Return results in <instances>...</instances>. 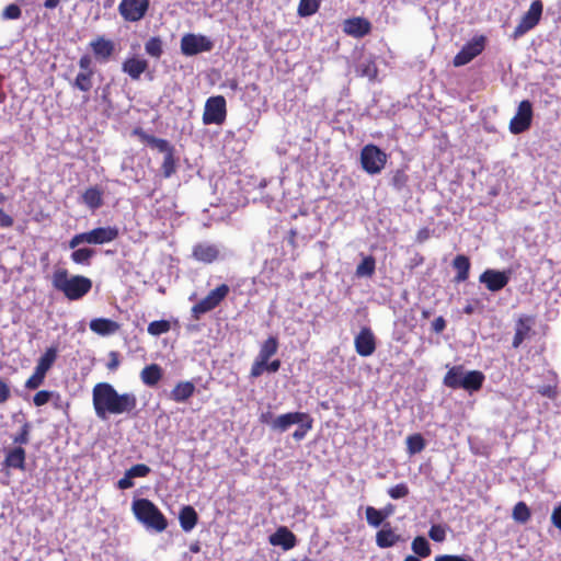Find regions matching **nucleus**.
Listing matches in <instances>:
<instances>
[{"label": "nucleus", "instance_id": "7ed1b4c3", "mask_svg": "<svg viewBox=\"0 0 561 561\" xmlns=\"http://www.w3.org/2000/svg\"><path fill=\"white\" fill-rule=\"evenodd\" d=\"M484 375L480 370L465 371L462 365L450 367L444 376L443 383L450 389H463L468 392H474L482 388Z\"/></svg>", "mask_w": 561, "mask_h": 561}, {"label": "nucleus", "instance_id": "6ab92c4d", "mask_svg": "<svg viewBox=\"0 0 561 561\" xmlns=\"http://www.w3.org/2000/svg\"><path fill=\"white\" fill-rule=\"evenodd\" d=\"M279 341L277 336H268L260 345L259 354L255 357L252 366H255V369L261 368V365H264L266 360L271 359V357H273L277 353Z\"/></svg>", "mask_w": 561, "mask_h": 561}, {"label": "nucleus", "instance_id": "4468645a", "mask_svg": "<svg viewBox=\"0 0 561 561\" xmlns=\"http://www.w3.org/2000/svg\"><path fill=\"white\" fill-rule=\"evenodd\" d=\"M89 48L96 62L106 64L115 53V43L103 35H99L89 43Z\"/></svg>", "mask_w": 561, "mask_h": 561}, {"label": "nucleus", "instance_id": "603ef678", "mask_svg": "<svg viewBox=\"0 0 561 561\" xmlns=\"http://www.w3.org/2000/svg\"><path fill=\"white\" fill-rule=\"evenodd\" d=\"M149 146L158 149L160 152H163L164 154L175 152L174 147L167 139L153 137Z\"/></svg>", "mask_w": 561, "mask_h": 561}, {"label": "nucleus", "instance_id": "680f3d73", "mask_svg": "<svg viewBox=\"0 0 561 561\" xmlns=\"http://www.w3.org/2000/svg\"><path fill=\"white\" fill-rule=\"evenodd\" d=\"M14 224V219L0 207V228L8 229Z\"/></svg>", "mask_w": 561, "mask_h": 561}, {"label": "nucleus", "instance_id": "864d4df0", "mask_svg": "<svg viewBox=\"0 0 561 561\" xmlns=\"http://www.w3.org/2000/svg\"><path fill=\"white\" fill-rule=\"evenodd\" d=\"M126 471L128 472V476L134 479L147 477L150 473L151 469L145 463H137Z\"/></svg>", "mask_w": 561, "mask_h": 561}, {"label": "nucleus", "instance_id": "473e14b6", "mask_svg": "<svg viewBox=\"0 0 561 561\" xmlns=\"http://www.w3.org/2000/svg\"><path fill=\"white\" fill-rule=\"evenodd\" d=\"M93 76L94 71H79L75 80L71 82V87L87 93L93 87Z\"/></svg>", "mask_w": 561, "mask_h": 561}, {"label": "nucleus", "instance_id": "c9c22d12", "mask_svg": "<svg viewBox=\"0 0 561 561\" xmlns=\"http://www.w3.org/2000/svg\"><path fill=\"white\" fill-rule=\"evenodd\" d=\"M145 51L152 58L159 59L163 54V42L159 36H152L145 43Z\"/></svg>", "mask_w": 561, "mask_h": 561}, {"label": "nucleus", "instance_id": "e2e57ef3", "mask_svg": "<svg viewBox=\"0 0 561 561\" xmlns=\"http://www.w3.org/2000/svg\"><path fill=\"white\" fill-rule=\"evenodd\" d=\"M11 397V391L8 383L0 378V403H4Z\"/></svg>", "mask_w": 561, "mask_h": 561}, {"label": "nucleus", "instance_id": "c85d7f7f", "mask_svg": "<svg viewBox=\"0 0 561 561\" xmlns=\"http://www.w3.org/2000/svg\"><path fill=\"white\" fill-rule=\"evenodd\" d=\"M162 368L158 364L147 365L140 373L141 381L148 387H154L162 378Z\"/></svg>", "mask_w": 561, "mask_h": 561}, {"label": "nucleus", "instance_id": "f704fd0d", "mask_svg": "<svg viewBox=\"0 0 561 561\" xmlns=\"http://www.w3.org/2000/svg\"><path fill=\"white\" fill-rule=\"evenodd\" d=\"M405 443H407V451L411 456L420 454L421 451L424 450V448L426 446V442H425L424 437L419 433L409 435L407 437Z\"/></svg>", "mask_w": 561, "mask_h": 561}, {"label": "nucleus", "instance_id": "0e129e2a", "mask_svg": "<svg viewBox=\"0 0 561 561\" xmlns=\"http://www.w3.org/2000/svg\"><path fill=\"white\" fill-rule=\"evenodd\" d=\"M131 134L137 136L141 141L146 144H150L151 139L154 137L152 135H148L141 127H136L133 129Z\"/></svg>", "mask_w": 561, "mask_h": 561}, {"label": "nucleus", "instance_id": "c756f323", "mask_svg": "<svg viewBox=\"0 0 561 561\" xmlns=\"http://www.w3.org/2000/svg\"><path fill=\"white\" fill-rule=\"evenodd\" d=\"M470 260L463 254L457 255L453 261V267L457 271L455 280L461 283L468 279L470 272Z\"/></svg>", "mask_w": 561, "mask_h": 561}, {"label": "nucleus", "instance_id": "bb28decb", "mask_svg": "<svg viewBox=\"0 0 561 561\" xmlns=\"http://www.w3.org/2000/svg\"><path fill=\"white\" fill-rule=\"evenodd\" d=\"M179 522L185 533L191 531L198 523L197 512L191 505L183 506L179 513Z\"/></svg>", "mask_w": 561, "mask_h": 561}, {"label": "nucleus", "instance_id": "ea45409f", "mask_svg": "<svg viewBox=\"0 0 561 561\" xmlns=\"http://www.w3.org/2000/svg\"><path fill=\"white\" fill-rule=\"evenodd\" d=\"M409 175L407 174L404 169H397L392 172L390 179V185L398 192H401L403 188L408 187Z\"/></svg>", "mask_w": 561, "mask_h": 561}, {"label": "nucleus", "instance_id": "052dcab7", "mask_svg": "<svg viewBox=\"0 0 561 561\" xmlns=\"http://www.w3.org/2000/svg\"><path fill=\"white\" fill-rule=\"evenodd\" d=\"M550 519L551 524L561 533V504L553 508Z\"/></svg>", "mask_w": 561, "mask_h": 561}, {"label": "nucleus", "instance_id": "09e8293b", "mask_svg": "<svg viewBox=\"0 0 561 561\" xmlns=\"http://www.w3.org/2000/svg\"><path fill=\"white\" fill-rule=\"evenodd\" d=\"M299 427L293 433V438L297 442L304 439L307 433L312 428L313 419L308 414V419L298 423Z\"/></svg>", "mask_w": 561, "mask_h": 561}, {"label": "nucleus", "instance_id": "2f4dec72", "mask_svg": "<svg viewBox=\"0 0 561 561\" xmlns=\"http://www.w3.org/2000/svg\"><path fill=\"white\" fill-rule=\"evenodd\" d=\"M58 356L57 346H50L46 348L44 354L38 358L37 364L35 366L36 369L47 374L53 365L55 364Z\"/></svg>", "mask_w": 561, "mask_h": 561}, {"label": "nucleus", "instance_id": "9d476101", "mask_svg": "<svg viewBox=\"0 0 561 561\" xmlns=\"http://www.w3.org/2000/svg\"><path fill=\"white\" fill-rule=\"evenodd\" d=\"M485 42L486 37L484 35L474 36L456 54L453 59V65L455 67H461L469 64L484 50Z\"/></svg>", "mask_w": 561, "mask_h": 561}, {"label": "nucleus", "instance_id": "774afa93", "mask_svg": "<svg viewBox=\"0 0 561 561\" xmlns=\"http://www.w3.org/2000/svg\"><path fill=\"white\" fill-rule=\"evenodd\" d=\"M540 394L545 396V397H548V398H553L556 396V391L553 388L551 387H543L541 389H539L538 391Z\"/></svg>", "mask_w": 561, "mask_h": 561}, {"label": "nucleus", "instance_id": "37998d69", "mask_svg": "<svg viewBox=\"0 0 561 561\" xmlns=\"http://www.w3.org/2000/svg\"><path fill=\"white\" fill-rule=\"evenodd\" d=\"M53 399H56L58 401H61V396L59 392L56 391H49V390H39L35 393L33 397V403L35 407H43Z\"/></svg>", "mask_w": 561, "mask_h": 561}, {"label": "nucleus", "instance_id": "a18cd8bd", "mask_svg": "<svg viewBox=\"0 0 561 561\" xmlns=\"http://www.w3.org/2000/svg\"><path fill=\"white\" fill-rule=\"evenodd\" d=\"M171 324L168 320H157L149 323L147 331L150 335L159 336L169 332Z\"/></svg>", "mask_w": 561, "mask_h": 561}, {"label": "nucleus", "instance_id": "1a4fd4ad", "mask_svg": "<svg viewBox=\"0 0 561 561\" xmlns=\"http://www.w3.org/2000/svg\"><path fill=\"white\" fill-rule=\"evenodd\" d=\"M214 43L202 34L187 33L181 38V51L185 56H195L201 53L210 51Z\"/></svg>", "mask_w": 561, "mask_h": 561}, {"label": "nucleus", "instance_id": "de8ad7c7", "mask_svg": "<svg viewBox=\"0 0 561 561\" xmlns=\"http://www.w3.org/2000/svg\"><path fill=\"white\" fill-rule=\"evenodd\" d=\"M365 513L367 523L373 527L380 526L385 520L382 512H380V510L375 508L374 506H367Z\"/></svg>", "mask_w": 561, "mask_h": 561}, {"label": "nucleus", "instance_id": "393cba45", "mask_svg": "<svg viewBox=\"0 0 561 561\" xmlns=\"http://www.w3.org/2000/svg\"><path fill=\"white\" fill-rule=\"evenodd\" d=\"M534 319L528 316L520 317L515 324V335L513 337V347L517 348L525 341L531 331Z\"/></svg>", "mask_w": 561, "mask_h": 561}, {"label": "nucleus", "instance_id": "338daca9", "mask_svg": "<svg viewBox=\"0 0 561 561\" xmlns=\"http://www.w3.org/2000/svg\"><path fill=\"white\" fill-rule=\"evenodd\" d=\"M446 329V320L443 317H437L432 322V330L435 333H442Z\"/></svg>", "mask_w": 561, "mask_h": 561}, {"label": "nucleus", "instance_id": "aec40b11", "mask_svg": "<svg viewBox=\"0 0 561 561\" xmlns=\"http://www.w3.org/2000/svg\"><path fill=\"white\" fill-rule=\"evenodd\" d=\"M26 451L22 446H15L5 451L3 468L25 470Z\"/></svg>", "mask_w": 561, "mask_h": 561}, {"label": "nucleus", "instance_id": "dca6fc26", "mask_svg": "<svg viewBox=\"0 0 561 561\" xmlns=\"http://www.w3.org/2000/svg\"><path fill=\"white\" fill-rule=\"evenodd\" d=\"M149 70V61L140 56L127 57L122 64V71L133 81H138L141 75Z\"/></svg>", "mask_w": 561, "mask_h": 561}, {"label": "nucleus", "instance_id": "69168bd1", "mask_svg": "<svg viewBox=\"0 0 561 561\" xmlns=\"http://www.w3.org/2000/svg\"><path fill=\"white\" fill-rule=\"evenodd\" d=\"M134 486L133 478L128 476V472L126 471L124 477L118 480L117 488L121 490L130 489Z\"/></svg>", "mask_w": 561, "mask_h": 561}, {"label": "nucleus", "instance_id": "9b49d317", "mask_svg": "<svg viewBox=\"0 0 561 561\" xmlns=\"http://www.w3.org/2000/svg\"><path fill=\"white\" fill-rule=\"evenodd\" d=\"M543 4L541 0H534L528 11L522 16L513 32L514 38H518L533 30L540 22Z\"/></svg>", "mask_w": 561, "mask_h": 561}, {"label": "nucleus", "instance_id": "49530a36", "mask_svg": "<svg viewBox=\"0 0 561 561\" xmlns=\"http://www.w3.org/2000/svg\"><path fill=\"white\" fill-rule=\"evenodd\" d=\"M45 373L34 369L33 374L30 376V378L25 381L24 387L28 390H35L38 389L45 381L46 378Z\"/></svg>", "mask_w": 561, "mask_h": 561}, {"label": "nucleus", "instance_id": "e433bc0d", "mask_svg": "<svg viewBox=\"0 0 561 561\" xmlns=\"http://www.w3.org/2000/svg\"><path fill=\"white\" fill-rule=\"evenodd\" d=\"M280 360L279 359H273V360H266L264 365H261V368L255 369V366H251L250 369V378L256 379L260 376H262L265 371L267 373H276L280 368Z\"/></svg>", "mask_w": 561, "mask_h": 561}, {"label": "nucleus", "instance_id": "58836bf2", "mask_svg": "<svg viewBox=\"0 0 561 561\" xmlns=\"http://www.w3.org/2000/svg\"><path fill=\"white\" fill-rule=\"evenodd\" d=\"M512 516L515 522L526 524L531 517V512L527 504L520 501L515 504Z\"/></svg>", "mask_w": 561, "mask_h": 561}, {"label": "nucleus", "instance_id": "8fccbe9b", "mask_svg": "<svg viewBox=\"0 0 561 561\" xmlns=\"http://www.w3.org/2000/svg\"><path fill=\"white\" fill-rule=\"evenodd\" d=\"M388 495L393 500L407 497L410 493V489L407 483H398L387 491Z\"/></svg>", "mask_w": 561, "mask_h": 561}, {"label": "nucleus", "instance_id": "6e6552de", "mask_svg": "<svg viewBox=\"0 0 561 561\" xmlns=\"http://www.w3.org/2000/svg\"><path fill=\"white\" fill-rule=\"evenodd\" d=\"M227 117V104L222 95L210 96L207 99L203 113V123L205 125H221Z\"/></svg>", "mask_w": 561, "mask_h": 561}, {"label": "nucleus", "instance_id": "a211bd4d", "mask_svg": "<svg viewBox=\"0 0 561 561\" xmlns=\"http://www.w3.org/2000/svg\"><path fill=\"white\" fill-rule=\"evenodd\" d=\"M343 32L355 38H362L371 32V23L360 16L346 19L343 23Z\"/></svg>", "mask_w": 561, "mask_h": 561}, {"label": "nucleus", "instance_id": "20e7f679", "mask_svg": "<svg viewBox=\"0 0 561 561\" xmlns=\"http://www.w3.org/2000/svg\"><path fill=\"white\" fill-rule=\"evenodd\" d=\"M133 512L136 518L156 531H163L168 520L161 511L148 499H138L133 502Z\"/></svg>", "mask_w": 561, "mask_h": 561}, {"label": "nucleus", "instance_id": "a878e982", "mask_svg": "<svg viewBox=\"0 0 561 561\" xmlns=\"http://www.w3.org/2000/svg\"><path fill=\"white\" fill-rule=\"evenodd\" d=\"M81 202L91 210L103 206V191L98 186L88 187L81 195Z\"/></svg>", "mask_w": 561, "mask_h": 561}, {"label": "nucleus", "instance_id": "5fc2aeb1", "mask_svg": "<svg viewBox=\"0 0 561 561\" xmlns=\"http://www.w3.org/2000/svg\"><path fill=\"white\" fill-rule=\"evenodd\" d=\"M21 15V8L15 3L7 5L2 11V19L4 20H18Z\"/></svg>", "mask_w": 561, "mask_h": 561}, {"label": "nucleus", "instance_id": "13d9d810", "mask_svg": "<svg viewBox=\"0 0 561 561\" xmlns=\"http://www.w3.org/2000/svg\"><path fill=\"white\" fill-rule=\"evenodd\" d=\"M108 362H107V369L111 370V371H114L118 368L119 364H121V360H119V353L116 352V351H111L108 353Z\"/></svg>", "mask_w": 561, "mask_h": 561}, {"label": "nucleus", "instance_id": "39448f33", "mask_svg": "<svg viewBox=\"0 0 561 561\" xmlns=\"http://www.w3.org/2000/svg\"><path fill=\"white\" fill-rule=\"evenodd\" d=\"M119 236V229L116 226L96 227L90 231L75 234L69 240V248L76 249L80 244L101 245L113 242Z\"/></svg>", "mask_w": 561, "mask_h": 561}, {"label": "nucleus", "instance_id": "412c9836", "mask_svg": "<svg viewBox=\"0 0 561 561\" xmlns=\"http://www.w3.org/2000/svg\"><path fill=\"white\" fill-rule=\"evenodd\" d=\"M272 546H280L284 550H290L296 546L297 538L287 527L280 526L268 538Z\"/></svg>", "mask_w": 561, "mask_h": 561}, {"label": "nucleus", "instance_id": "7c9ffc66", "mask_svg": "<svg viewBox=\"0 0 561 561\" xmlns=\"http://www.w3.org/2000/svg\"><path fill=\"white\" fill-rule=\"evenodd\" d=\"M399 540L400 536L390 527H383L376 534V543L382 549L393 547Z\"/></svg>", "mask_w": 561, "mask_h": 561}, {"label": "nucleus", "instance_id": "5701e85b", "mask_svg": "<svg viewBox=\"0 0 561 561\" xmlns=\"http://www.w3.org/2000/svg\"><path fill=\"white\" fill-rule=\"evenodd\" d=\"M305 419H308V413L306 412H288L278 415L272 422V428L277 430L279 432H286L291 425L298 424L302 422Z\"/></svg>", "mask_w": 561, "mask_h": 561}, {"label": "nucleus", "instance_id": "4be33fe9", "mask_svg": "<svg viewBox=\"0 0 561 561\" xmlns=\"http://www.w3.org/2000/svg\"><path fill=\"white\" fill-rule=\"evenodd\" d=\"M192 256L205 264H210L219 257V250L215 244L197 243L193 247Z\"/></svg>", "mask_w": 561, "mask_h": 561}, {"label": "nucleus", "instance_id": "bf43d9fd", "mask_svg": "<svg viewBox=\"0 0 561 561\" xmlns=\"http://www.w3.org/2000/svg\"><path fill=\"white\" fill-rule=\"evenodd\" d=\"M435 561H474L470 557H463L458 554H440L435 557Z\"/></svg>", "mask_w": 561, "mask_h": 561}, {"label": "nucleus", "instance_id": "c03bdc74", "mask_svg": "<svg viewBox=\"0 0 561 561\" xmlns=\"http://www.w3.org/2000/svg\"><path fill=\"white\" fill-rule=\"evenodd\" d=\"M321 0H300L298 4V14L300 16H310L320 8Z\"/></svg>", "mask_w": 561, "mask_h": 561}, {"label": "nucleus", "instance_id": "4c0bfd02", "mask_svg": "<svg viewBox=\"0 0 561 561\" xmlns=\"http://www.w3.org/2000/svg\"><path fill=\"white\" fill-rule=\"evenodd\" d=\"M376 270V260L374 256L368 255L362 260V262L356 267V275L359 277L367 276L370 277L374 275Z\"/></svg>", "mask_w": 561, "mask_h": 561}, {"label": "nucleus", "instance_id": "72a5a7b5", "mask_svg": "<svg viewBox=\"0 0 561 561\" xmlns=\"http://www.w3.org/2000/svg\"><path fill=\"white\" fill-rule=\"evenodd\" d=\"M75 251L71 253V261L76 264L87 265L91 264V260L96 254V251L92 248H79L73 249Z\"/></svg>", "mask_w": 561, "mask_h": 561}, {"label": "nucleus", "instance_id": "3c124183", "mask_svg": "<svg viewBox=\"0 0 561 561\" xmlns=\"http://www.w3.org/2000/svg\"><path fill=\"white\" fill-rule=\"evenodd\" d=\"M31 430L32 425L28 422H25L21 426L20 432L13 437V443L19 446L28 444Z\"/></svg>", "mask_w": 561, "mask_h": 561}, {"label": "nucleus", "instance_id": "f8f14e48", "mask_svg": "<svg viewBox=\"0 0 561 561\" xmlns=\"http://www.w3.org/2000/svg\"><path fill=\"white\" fill-rule=\"evenodd\" d=\"M149 0H122L118 12L126 22H138L145 18L149 10Z\"/></svg>", "mask_w": 561, "mask_h": 561}, {"label": "nucleus", "instance_id": "2eb2a0df", "mask_svg": "<svg viewBox=\"0 0 561 561\" xmlns=\"http://www.w3.org/2000/svg\"><path fill=\"white\" fill-rule=\"evenodd\" d=\"M510 271L485 270L479 277V280L485 285L490 291L503 289L510 282Z\"/></svg>", "mask_w": 561, "mask_h": 561}, {"label": "nucleus", "instance_id": "79ce46f5", "mask_svg": "<svg viewBox=\"0 0 561 561\" xmlns=\"http://www.w3.org/2000/svg\"><path fill=\"white\" fill-rule=\"evenodd\" d=\"M178 159L175 152L164 154L163 162L161 164V172L163 178L169 179L176 172Z\"/></svg>", "mask_w": 561, "mask_h": 561}, {"label": "nucleus", "instance_id": "6e6d98bb", "mask_svg": "<svg viewBox=\"0 0 561 561\" xmlns=\"http://www.w3.org/2000/svg\"><path fill=\"white\" fill-rule=\"evenodd\" d=\"M428 536L436 542H443L446 539V530L442 525H433L430 528Z\"/></svg>", "mask_w": 561, "mask_h": 561}, {"label": "nucleus", "instance_id": "b1692460", "mask_svg": "<svg viewBox=\"0 0 561 561\" xmlns=\"http://www.w3.org/2000/svg\"><path fill=\"white\" fill-rule=\"evenodd\" d=\"M90 330L99 335L106 336L119 331L121 324L107 318H94L89 323Z\"/></svg>", "mask_w": 561, "mask_h": 561}, {"label": "nucleus", "instance_id": "f257e3e1", "mask_svg": "<svg viewBox=\"0 0 561 561\" xmlns=\"http://www.w3.org/2000/svg\"><path fill=\"white\" fill-rule=\"evenodd\" d=\"M92 403L101 420L108 415L129 414L137 408V397L133 392L119 393L111 383L99 382L92 389Z\"/></svg>", "mask_w": 561, "mask_h": 561}, {"label": "nucleus", "instance_id": "ddd939ff", "mask_svg": "<svg viewBox=\"0 0 561 561\" xmlns=\"http://www.w3.org/2000/svg\"><path fill=\"white\" fill-rule=\"evenodd\" d=\"M533 121V104L528 100H523L518 107L515 116L510 122L511 133L517 135L526 131Z\"/></svg>", "mask_w": 561, "mask_h": 561}, {"label": "nucleus", "instance_id": "f03ea898", "mask_svg": "<svg viewBox=\"0 0 561 561\" xmlns=\"http://www.w3.org/2000/svg\"><path fill=\"white\" fill-rule=\"evenodd\" d=\"M53 287L62 293L68 300L82 299L92 289V280L83 275L68 276L67 270H57L53 274Z\"/></svg>", "mask_w": 561, "mask_h": 561}, {"label": "nucleus", "instance_id": "cd10ccee", "mask_svg": "<svg viewBox=\"0 0 561 561\" xmlns=\"http://www.w3.org/2000/svg\"><path fill=\"white\" fill-rule=\"evenodd\" d=\"M195 392V385L192 381H180L171 390L170 397L175 402H185Z\"/></svg>", "mask_w": 561, "mask_h": 561}, {"label": "nucleus", "instance_id": "4d7b16f0", "mask_svg": "<svg viewBox=\"0 0 561 561\" xmlns=\"http://www.w3.org/2000/svg\"><path fill=\"white\" fill-rule=\"evenodd\" d=\"M92 62H93V56H91L89 54H83L79 58V61H78L80 71H85V72L94 71V69L92 67Z\"/></svg>", "mask_w": 561, "mask_h": 561}, {"label": "nucleus", "instance_id": "423d86ee", "mask_svg": "<svg viewBox=\"0 0 561 561\" xmlns=\"http://www.w3.org/2000/svg\"><path fill=\"white\" fill-rule=\"evenodd\" d=\"M230 288L227 284H221L215 289L210 290L206 297L195 304L192 309V317L198 320L202 314H205L217 308L228 296Z\"/></svg>", "mask_w": 561, "mask_h": 561}, {"label": "nucleus", "instance_id": "a19ab883", "mask_svg": "<svg viewBox=\"0 0 561 561\" xmlns=\"http://www.w3.org/2000/svg\"><path fill=\"white\" fill-rule=\"evenodd\" d=\"M411 548L420 558H427L431 554V546L423 536L415 537L412 541Z\"/></svg>", "mask_w": 561, "mask_h": 561}, {"label": "nucleus", "instance_id": "0eeeda50", "mask_svg": "<svg viewBox=\"0 0 561 561\" xmlns=\"http://www.w3.org/2000/svg\"><path fill=\"white\" fill-rule=\"evenodd\" d=\"M388 156L376 145L369 144L360 151L362 168L369 174L379 173L387 163Z\"/></svg>", "mask_w": 561, "mask_h": 561}, {"label": "nucleus", "instance_id": "f3484780", "mask_svg": "<svg viewBox=\"0 0 561 561\" xmlns=\"http://www.w3.org/2000/svg\"><path fill=\"white\" fill-rule=\"evenodd\" d=\"M355 350L358 355L367 357L376 351V339L369 328H363L354 339Z\"/></svg>", "mask_w": 561, "mask_h": 561}]
</instances>
